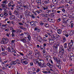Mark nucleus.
<instances>
[{
	"label": "nucleus",
	"mask_w": 74,
	"mask_h": 74,
	"mask_svg": "<svg viewBox=\"0 0 74 74\" xmlns=\"http://www.w3.org/2000/svg\"><path fill=\"white\" fill-rule=\"evenodd\" d=\"M36 12H37L38 14H39V13H40L41 12L40 11L38 10H37L35 11Z\"/></svg>",
	"instance_id": "nucleus-56"
},
{
	"label": "nucleus",
	"mask_w": 74,
	"mask_h": 74,
	"mask_svg": "<svg viewBox=\"0 0 74 74\" xmlns=\"http://www.w3.org/2000/svg\"><path fill=\"white\" fill-rule=\"evenodd\" d=\"M8 7H10L11 10H14V7L15 6V4H14L13 5H11V3H9L8 4Z\"/></svg>",
	"instance_id": "nucleus-2"
},
{
	"label": "nucleus",
	"mask_w": 74,
	"mask_h": 74,
	"mask_svg": "<svg viewBox=\"0 0 74 74\" xmlns=\"http://www.w3.org/2000/svg\"><path fill=\"white\" fill-rule=\"evenodd\" d=\"M31 15H30V12H28V13L27 16H30Z\"/></svg>",
	"instance_id": "nucleus-60"
},
{
	"label": "nucleus",
	"mask_w": 74,
	"mask_h": 74,
	"mask_svg": "<svg viewBox=\"0 0 74 74\" xmlns=\"http://www.w3.org/2000/svg\"><path fill=\"white\" fill-rule=\"evenodd\" d=\"M14 13L16 15L17 18H19V12L18 11H15L14 12Z\"/></svg>",
	"instance_id": "nucleus-5"
},
{
	"label": "nucleus",
	"mask_w": 74,
	"mask_h": 74,
	"mask_svg": "<svg viewBox=\"0 0 74 74\" xmlns=\"http://www.w3.org/2000/svg\"><path fill=\"white\" fill-rule=\"evenodd\" d=\"M64 73V74H66L67 73V72L66 71H65L63 72Z\"/></svg>",
	"instance_id": "nucleus-64"
},
{
	"label": "nucleus",
	"mask_w": 74,
	"mask_h": 74,
	"mask_svg": "<svg viewBox=\"0 0 74 74\" xmlns=\"http://www.w3.org/2000/svg\"><path fill=\"white\" fill-rule=\"evenodd\" d=\"M57 66L58 67V68H59V69H61V66L59 64Z\"/></svg>",
	"instance_id": "nucleus-54"
},
{
	"label": "nucleus",
	"mask_w": 74,
	"mask_h": 74,
	"mask_svg": "<svg viewBox=\"0 0 74 74\" xmlns=\"http://www.w3.org/2000/svg\"><path fill=\"white\" fill-rule=\"evenodd\" d=\"M21 61L19 60H16V62L17 63V64H21Z\"/></svg>",
	"instance_id": "nucleus-28"
},
{
	"label": "nucleus",
	"mask_w": 74,
	"mask_h": 74,
	"mask_svg": "<svg viewBox=\"0 0 74 74\" xmlns=\"http://www.w3.org/2000/svg\"><path fill=\"white\" fill-rule=\"evenodd\" d=\"M31 59H34V56H31L29 58Z\"/></svg>",
	"instance_id": "nucleus-49"
},
{
	"label": "nucleus",
	"mask_w": 74,
	"mask_h": 74,
	"mask_svg": "<svg viewBox=\"0 0 74 74\" xmlns=\"http://www.w3.org/2000/svg\"><path fill=\"white\" fill-rule=\"evenodd\" d=\"M53 39L54 40H57L58 38V37H56L55 36H53Z\"/></svg>",
	"instance_id": "nucleus-31"
},
{
	"label": "nucleus",
	"mask_w": 74,
	"mask_h": 74,
	"mask_svg": "<svg viewBox=\"0 0 74 74\" xmlns=\"http://www.w3.org/2000/svg\"><path fill=\"white\" fill-rule=\"evenodd\" d=\"M60 51H63V52L62 53V54L63 55L64 54V49L63 48V46H62V47L60 48Z\"/></svg>",
	"instance_id": "nucleus-11"
},
{
	"label": "nucleus",
	"mask_w": 74,
	"mask_h": 74,
	"mask_svg": "<svg viewBox=\"0 0 74 74\" xmlns=\"http://www.w3.org/2000/svg\"><path fill=\"white\" fill-rule=\"evenodd\" d=\"M74 69H71L69 71L68 73H69V74H73V73H74Z\"/></svg>",
	"instance_id": "nucleus-9"
},
{
	"label": "nucleus",
	"mask_w": 74,
	"mask_h": 74,
	"mask_svg": "<svg viewBox=\"0 0 74 74\" xmlns=\"http://www.w3.org/2000/svg\"><path fill=\"white\" fill-rule=\"evenodd\" d=\"M7 26L6 25H2V29H5L6 27V26Z\"/></svg>",
	"instance_id": "nucleus-27"
},
{
	"label": "nucleus",
	"mask_w": 74,
	"mask_h": 74,
	"mask_svg": "<svg viewBox=\"0 0 74 74\" xmlns=\"http://www.w3.org/2000/svg\"><path fill=\"white\" fill-rule=\"evenodd\" d=\"M33 53V52L31 51H29V55H32Z\"/></svg>",
	"instance_id": "nucleus-59"
},
{
	"label": "nucleus",
	"mask_w": 74,
	"mask_h": 74,
	"mask_svg": "<svg viewBox=\"0 0 74 74\" xmlns=\"http://www.w3.org/2000/svg\"><path fill=\"white\" fill-rule=\"evenodd\" d=\"M34 52L36 53H38V50L37 49H36L35 48H34Z\"/></svg>",
	"instance_id": "nucleus-32"
},
{
	"label": "nucleus",
	"mask_w": 74,
	"mask_h": 74,
	"mask_svg": "<svg viewBox=\"0 0 74 74\" xmlns=\"http://www.w3.org/2000/svg\"><path fill=\"white\" fill-rule=\"evenodd\" d=\"M49 21L50 22H55V20L52 19H49Z\"/></svg>",
	"instance_id": "nucleus-29"
},
{
	"label": "nucleus",
	"mask_w": 74,
	"mask_h": 74,
	"mask_svg": "<svg viewBox=\"0 0 74 74\" xmlns=\"http://www.w3.org/2000/svg\"><path fill=\"white\" fill-rule=\"evenodd\" d=\"M23 58L25 60H26V59H27V56H25Z\"/></svg>",
	"instance_id": "nucleus-63"
},
{
	"label": "nucleus",
	"mask_w": 74,
	"mask_h": 74,
	"mask_svg": "<svg viewBox=\"0 0 74 74\" xmlns=\"http://www.w3.org/2000/svg\"><path fill=\"white\" fill-rule=\"evenodd\" d=\"M9 15L11 16V15H12V13L10 11H9L8 12Z\"/></svg>",
	"instance_id": "nucleus-61"
},
{
	"label": "nucleus",
	"mask_w": 74,
	"mask_h": 74,
	"mask_svg": "<svg viewBox=\"0 0 74 74\" xmlns=\"http://www.w3.org/2000/svg\"><path fill=\"white\" fill-rule=\"evenodd\" d=\"M46 12L49 15L52 14H54L55 12L54 10H47L46 11Z\"/></svg>",
	"instance_id": "nucleus-1"
},
{
	"label": "nucleus",
	"mask_w": 74,
	"mask_h": 74,
	"mask_svg": "<svg viewBox=\"0 0 74 74\" xmlns=\"http://www.w3.org/2000/svg\"><path fill=\"white\" fill-rule=\"evenodd\" d=\"M48 7H43V9L44 10H47V9H48Z\"/></svg>",
	"instance_id": "nucleus-48"
},
{
	"label": "nucleus",
	"mask_w": 74,
	"mask_h": 74,
	"mask_svg": "<svg viewBox=\"0 0 74 74\" xmlns=\"http://www.w3.org/2000/svg\"><path fill=\"white\" fill-rule=\"evenodd\" d=\"M24 59H22V60H21V63L23 64H27L28 63L27 62V61H24Z\"/></svg>",
	"instance_id": "nucleus-6"
},
{
	"label": "nucleus",
	"mask_w": 74,
	"mask_h": 74,
	"mask_svg": "<svg viewBox=\"0 0 74 74\" xmlns=\"http://www.w3.org/2000/svg\"><path fill=\"white\" fill-rule=\"evenodd\" d=\"M23 7H24V8H26V9H27L28 8V5H23Z\"/></svg>",
	"instance_id": "nucleus-36"
},
{
	"label": "nucleus",
	"mask_w": 74,
	"mask_h": 74,
	"mask_svg": "<svg viewBox=\"0 0 74 74\" xmlns=\"http://www.w3.org/2000/svg\"><path fill=\"white\" fill-rule=\"evenodd\" d=\"M1 5L3 8H5V5L4 4H2Z\"/></svg>",
	"instance_id": "nucleus-45"
},
{
	"label": "nucleus",
	"mask_w": 74,
	"mask_h": 74,
	"mask_svg": "<svg viewBox=\"0 0 74 74\" xmlns=\"http://www.w3.org/2000/svg\"><path fill=\"white\" fill-rule=\"evenodd\" d=\"M25 25L26 28H28V27H29V24H28V23H25Z\"/></svg>",
	"instance_id": "nucleus-41"
},
{
	"label": "nucleus",
	"mask_w": 74,
	"mask_h": 74,
	"mask_svg": "<svg viewBox=\"0 0 74 74\" xmlns=\"http://www.w3.org/2000/svg\"><path fill=\"white\" fill-rule=\"evenodd\" d=\"M42 73H51L50 71H43Z\"/></svg>",
	"instance_id": "nucleus-19"
},
{
	"label": "nucleus",
	"mask_w": 74,
	"mask_h": 74,
	"mask_svg": "<svg viewBox=\"0 0 74 74\" xmlns=\"http://www.w3.org/2000/svg\"><path fill=\"white\" fill-rule=\"evenodd\" d=\"M21 41H22L23 42H26V39H23L21 40Z\"/></svg>",
	"instance_id": "nucleus-38"
},
{
	"label": "nucleus",
	"mask_w": 74,
	"mask_h": 74,
	"mask_svg": "<svg viewBox=\"0 0 74 74\" xmlns=\"http://www.w3.org/2000/svg\"><path fill=\"white\" fill-rule=\"evenodd\" d=\"M40 71V69H37L36 71L37 73H38Z\"/></svg>",
	"instance_id": "nucleus-55"
},
{
	"label": "nucleus",
	"mask_w": 74,
	"mask_h": 74,
	"mask_svg": "<svg viewBox=\"0 0 74 74\" xmlns=\"http://www.w3.org/2000/svg\"><path fill=\"white\" fill-rule=\"evenodd\" d=\"M39 66L42 68H44L45 67V65L44 64H39Z\"/></svg>",
	"instance_id": "nucleus-24"
},
{
	"label": "nucleus",
	"mask_w": 74,
	"mask_h": 74,
	"mask_svg": "<svg viewBox=\"0 0 74 74\" xmlns=\"http://www.w3.org/2000/svg\"><path fill=\"white\" fill-rule=\"evenodd\" d=\"M58 56L59 58H60V59H61V58H63V57L61 55H58Z\"/></svg>",
	"instance_id": "nucleus-42"
},
{
	"label": "nucleus",
	"mask_w": 74,
	"mask_h": 74,
	"mask_svg": "<svg viewBox=\"0 0 74 74\" xmlns=\"http://www.w3.org/2000/svg\"><path fill=\"white\" fill-rule=\"evenodd\" d=\"M44 25L45 27H49V25L47 23H45V24Z\"/></svg>",
	"instance_id": "nucleus-52"
},
{
	"label": "nucleus",
	"mask_w": 74,
	"mask_h": 74,
	"mask_svg": "<svg viewBox=\"0 0 74 74\" xmlns=\"http://www.w3.org/2000/svg\"><path fill=\"white\" fill-rule=\"evenodd\" d=\"M30 17H31V18L33 19L35 18V16H34V14H31V15H30Z\"/></svg>",
	"instance_id": "nucleus-35"
},
{
	"label": "nucleus",
	"mask_w": 74,
	"mask_h": 74,
	"mask_svg": "<svg viewBox=\"0 0 74 74\" xmlns=\"http://www.w3.org/2000/svg\"><path fill=\"white\" fill-rule=\"evenodd\" d=\"M1 54L2 55H3V56H5L7 55V52H2Z\"/></svg>",
	"instance_id": "nucleus-25"
},
{
	"label": "nucleus",
	"mask_w": 74,
	"mask_h": 74,
	"mask_svg": "<svg viewBox=\"0 0 74 74\" xmlns=\"http://www.w3.org/2000/svg\"><path fill=\"white\" fill-rule=\"evenodd\" d=\"M6 12V11L4 10V11L3 12L4 15V16H8V13H7Z\"/></svg>",
	"instance_id": "nucleus-14"
},
{
	"label": "nucleus",
	"mask_w": 74,
	"mask_h": 74,
	"mask_svg": "<svg viewBox=\"0 0 74 74\" xmlns=\"http://www.w3.org/2000/svg\"><path fill=\"white\" fill-rule=\"evenodd\" d=\"M42 0H37L36 2L38 4V6H40V5H41V2Z\"/></svg>",
	"instance_id": "nucleus-4"
},
{
	"label": "nucleus",
	"mask_w": 74,
	"mask_h": 74,
	"mask_svg": "<svg viewBox=\"0 0 74 74\" xmlns=\"http://www.w3.org/2000/svg\"><path fill=\"white\" fill-rule=\"evenodd\" d=\"M31 24V26L32 27H34L36 26V25L34 21H32L30 23Z\"/></svg>",
	"instance_id": "nucleus-3"
},
{
	"label": "nucleus",
	"mask_w": 74,
	"mask_h": 74,
	"mask_svg": "<svg viewBox=\"0 0 74 74\" xmlns=\"http://www.w3.org/2000/svg\"><path fill=\"white\" fill-rule=\"evenodd\" d=\"M71 42L69 43V45H70V46H72V45H73V40H71Z\"/></svg>",
	"instance_id": "nucleus-26"
},
{
	"label": "nucleus",
	"mask_w": 74,
	"mask_h": 74,
	"mask_svg": "<svg viewBox=\"0 0 74 74\" xmlns=\"http://www.w3.org/2000/svg\"><path fill=\"white\" fill-rule=\"evenodd\" d=\"M28 12H29L27 10L25 12V14L26 16L27 15V13H28Z\"/></svg>",
	"instance_id": "nucleus-47"
},
{
	"label": "nucleus",
	"mask_w": 74,
	"mask_h": 74,
	"mask_svg": "<svg viewBox=\"0 0 74 74\" xmlns=\"http://www.w3.org/2000/svg\"><path fill=\"white\" fill-rule=\"evenodd\" d=\"M8 51L9 52H11L14 51V49H13L12 47H11L10 48H9L8 49Z\"/></svg>",
	"instance_id": "nucleus-10"
},
{
	"label": "nucleus",
	"mask_w": 74,
	"mask_h": 74,
	"mask_svg": "<svg viewBox=\"0 0 74 74\" xmlns=\"http://www.w3.org/2000/svg\"><path fill=\"white\" fill-rule=\"evenodd\" d=\"M0 74H6L3 71H2V69H0Z\"/></svg>",
	"instance_id": "nucleus-18"
},
{
	"label": "nucleus",
	"mask_w": 74,
	"mask_h": 74,
	"mask_svg": "<svg viewBox=\"0 0 74 74\" xmlns=\"http://www.w3.org/2000/svg\"><path fill=\"white\" fill-rule=\"evenodd\" d=\"M46 59L47 61H49L51 59V57L49 56H46Z\"/></svg>",
	"instance_id": "nucleus-7"
},
{
	"label": "nucleus",
	"mask_w": 74,
	"mask_h": 74,
	"mask_svg": "<svg viewBox=\"0 0 74 74\" xmlns=\"http://www.w3.org/2000/svg\"><path fill=\"white\" fill-rule=\"evenodd\" d=\"M58 34H61L62 33V30L60 29H58Z\"/></svg>",
	"instance_id": "nucleus-37"
},
{
	"label": "nucleus",
	"mask_w": 74,
	"mask_h": 74,
	"mask_svg": "<svg viewBox=\"0 0 74 74\" xmlns=\"http://www.w3.org/2000/svg\"><path fill=\"white\" fill-rule=\"evenodd\" d=\"M41 60L40 59H36V63H37V64H38V65L39 64H40V61Z\"/></svg>",
	"instance_id": "nucleus-17"
},
{
	"label": "nucleus",
	"mask_w": 74,
	"mask_h": 74,
	"mask_svg": "<svg viewBox=\"0 0 74 74\" xmlns=\"http://www.w3.org/2000/svg\"><path fill=\"white\" fill-rule=\"evenodd\" d=\"M51 7L53 9H55V5H51Z\"/></svg>",
	"instance_id": "nucleus-40"
},
{
	"label": "nucleus",
	"mask_w": 74,
	"mask_h": 74,
	"mask_svg": "<svg viewBox=\"0 0 74 74\" xmlns=\"http://www.w3.org/2000/svg\"><path fill=\"white\" fill-rule=\"evenodd\" d=\"M47 65L48 66H49V67L50 68H52V65L51 64L49 63H47Z\"/></svg>",
	"instance_id": "nucleus-23"
},
{
	"label": "nucleus",
	"mask_w": 74,
	"mask_h": 74,
	"mask_svg": "<svg viewBox=\"0 0 74 74\" xmlns=\"http://www.w3.org/2000/svg\"><path fill=\"white\" fill-rule=\"evenodd\" d=\"M12 64L15 65V64H16V62L14 61H12L11 63L9 65L11 66H12Z\"/></svg>",
	"instance_id": "nucleus-8"
},
{
	"label": "nucleus",
	"mask_w": 74,
	"mask_h": 74,
	"mask_svg": "<svg viewBox=\"0 0 74 74\" xmlns=\"http://www.w3.org/2000/svg\"><path fill=\"white\" fill-rule=\"evenodd\" d=\"M50 70L51 71V73H49L52 74V73H55V71H54V70H53L52 69H50Z\"/></svg>",
	"instance_id": "nucleus-30"
},
{
	"label": "nucleus",
	"mask_w": 74,
	"mask_h": 74,
	"mask_svg": "<svg viewBox=\"0 0 74 74\" xmlns=\"http://www.w3.org/2000/svg\"><path fill=\"white\" fill-rule=\"evenodd\" d=\"M67 50L68 52H70L71 51V47H68L67 48Z\"/></svg>",
	"instance_id": "nucleus-33"
},
{
	"label": "nucleus",
	"mask_w": 74,
	"mask_h": 74,
	"mask_svg": "<svg viewBox=\"0 0 74 74\" xmlns=\"http://www.w3.org/2000/svg\"><path fill=\"white\" fill-rule=\"evenodd\" d=\"M62 3H64L66 2L65 0H62V1H61Z\"/></svg>",
	"instance_id": "nucleus-58"
},
{
	"label": "nucleus",
	"mask_w": 74,
	"mask_h": 74,
	"mask_svg": "<svg viewBox=\"0 0 74 74\" xmlns=\"http://www.w3.org/2000/svg\"><path fill=\"white\" fill-rule=\"evenodd\" d=\"M52 2L53 4H56L58 3V0H53Z\"/></svg>",
	"instance_id": "nucleus-13"
},
{
	"label": "nucleus",
	"mask_w": 74,
	"mask_h": 74,
	"mask_svg": "<svg viewBox=\"0 0 74 74\" xmlns=\"http://www.w3.org/2000/svg\"><path fill=\"white\" fill-rule=\"evenodd\" d=\"M27 38L28 39V40H29V41L31 39V37H30V36L29 35L27 37Z\"/></svg>",
	"instance_id": "nucleus-46"
},
{
	"label": "nucleus",
	"mask_w": 74,
	"mask_h": 74,
	"mask_svg": "<svg viewBox=\"0 0 74 74\" xmlns=\"http://www.w3.org/2000/svg\"><path fill=\"white\" fill-rule=\"evenodd\" d=\"M49 43L50 44H52L54 42V40L53 39H52L50 38L49 39Z\"/></svg>",
	"instance_id": "nucleus-12"
},
{
	"label": "nucleus",
	"mask_w": 74,
	"mask_h": 74,
	"mask_svg": "<svg viewBox=\"0 0 74 74\" xmlns=\"http://www.w3.org/2000/svg\"><path fill=\"white\" fill-rule=\"evenodd\" d=\"M17 9L20 11H21L22 12L23 11V8L20 6H18L17 8Z\"/></svg>",
	"instance_id": "nucleus-15"
},
{
	"label": "nucleus",
	"mask_w": 74,
	"mask_h": 74,
	"mask_svg": "<svg viewBox=\"0 0 74 74\" xmlns=\"http://www.w3.org/2000/svg\"><path fill=\"white\" fill-rule=\"evenodd\" d=\"M66 23L64 21H63V23L62 24V26L65 27V26H66Z\"/></svg>",
	"instance_id": "nucleus-20"
},
{
	"label": "nucleus",
	"mask_w": 74,
	"mask_h": 74,
	"mask_svg": "<svg viewBox=\"0 0 74 74\" xmlns=\"http://www.w3.org/2000/svg\"><path fill=\"white\" fill-rule=\"evenodd\" d=\"M33 62L34 63H37V60H36V59L33 60Z\"/></svg>",
	"instance_id": "nucleus-51"
},
{
	"label": "nucleus",
	"mask_w": 74,
	"mask_h": 74,
	"mask_svg": "<svg viewBox=\"0 0 74 74\" xmlns=\"http://www.w3.org/2000/svg\"><path fill=\"white\" fill-rule=\"evenodd\" d=\"M67 43H65L64 45V48H67Z\"/></svg>",
	"instance_id": "nucleus-34"
},
{
	"label": "nucleus",
	"mask_w": 74,
	"mask_h": 74,
	"mask_svg": "<svg viewBox=\"0 0 74 74\" xmlns=\"http://www.w3.org/2000/svg\"><path fill=\"white\" fill-rule=\"evenodd\" d=\"M71 35H73V34H74V31H71L70 32Z\"/></svg>",
	"instance_id": "nucleus-53"
},
{
	"label": "nucleus",
	"mask_w": 74,
	"mask_h": 74,
	"mask_svg": "<svg viewBox=\"0 0 74 74\" xmlns=\"http://www.w3.org/2000/svg\"><path fill=\"white\" fill-rule=\"evenodd\" d=\"M40 64H44V61L43 60H40Z\"/></svg>",
	"instance_id": "nucleus-22"
},
{
	"label": "nucleus",
	"mask_w": 74,
	"mask_h": 74,
	"mask_svg": "<svg viewBox=\"0 0 74 74\" xmlns=\"http://www.w3.org/2000/svg\"><path fill=\"white\" fill-rule=\"evenodd\" d=\"M71 60H74V57L73 56H71Z\"/></svg>",
	"instance_id": "nucleus-44"
},
{
	"label": "nucleus",
	"mask_w": 74,
	"mask_h": 74,
	"mask_svg": "<svg viewBox=\"0 0 74 74\" xmlns=\"http://www.w3.org/2000/svg\"><path fill=\"white\" fill-rule=\"evenodd\" d=\"M37 38L38 40V41H40V42H41L42 40V39L41 37L40 36H38L37 37Z\"/></svg>",
	"instance_id": "nucleus-16"
},
{
	"label": "nucleus",
	"mask_w": 74,
	"mask_h": 74,
	"mask_svg": "<svg viewBox=\"0 0 74 74\" xmlns=\"http://www.w3.org/2000/svg\"><path fill=\"white\" fill-rule=\"evenodd\" d=\"M56 45L57 46H59L60 43H59V42H56Z\"/></svg>",
	"instance_id": "nucleus-43"
},
{
	"label": "nucleus",
	"mask_w": 74,
	"mask_h": 74,
	"mask_svg": "<svg viewBox=\"0 0 74 74\" xmlns=\"http://www.w3.org/2000/svg\"><path fill=\"white\" fill-rule=\"evenodd\" d=\"M40 29H39V28H38L37 27H35L34 28V30H35V31H39Z\"/></svg>",
	"instance_id": "nucleus-39"
},
{
	"label": "nucleus",
	"mask_w": 74,
	"mask_h": 74,
	"mask_svg": "<svg viewBox=\"0 0 74 74\" xmlns=\"http://www.w3.org/2000/svg\"><path fill=\"white\" fill-rule=\"evenodd\" d=\"M2 69L3 70H7V68L6 66H5L2 67Z\"/></svg>",
	"instance_id": "nucleus-21"
},
{
	"label": "nucleus",
	"mask_w": 74,
	"mask_h": 74,
	"mask_svg": "<svg viewBox=\"0 0 74 74\" xmlns=\"http://www.w3.org/2000/svg\"><path fill=\"white\" fill-rule=\"evenodd\" d=\"M63 35H65L66 34V31H63Z\"/></svg>",
	"instance_id": "nucleus-57"
},
{
	"label": "nucleus",
	"mask_w": 74,
	"mask_h": 74,
	"mask_svg": "<svg viewBox=\"0 0 74 74\" xmlns=\"http://www.w3.org/2000/svg\"><path fill=\"white\" fill-rule=\"evenodd\" d=\"M7 2L6 0L3 1L2 2V3L3 4H6V3Z\"/></svg>",
	"instance_id": "nucleus-50"
},
{
	"label": "nucleus",
	"mask_w": 74,
	"mask_h": 74,
	"mask_svg": "<svg viewBox=\"0 0 74 74\" xmlns=\"http://www.w3.org/2000/svg\"><path fill=\"white\" fill-rule=\"evenodd\" d=\"M12 32H13V33H15V32H16V31L14 30L13 29L12 31Z\"/></svg>",
	"instance_id": "nucleus-62"
}]
</instances>
